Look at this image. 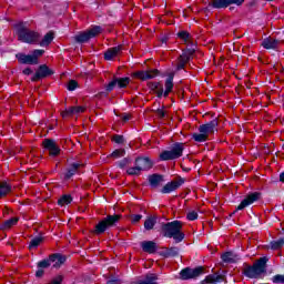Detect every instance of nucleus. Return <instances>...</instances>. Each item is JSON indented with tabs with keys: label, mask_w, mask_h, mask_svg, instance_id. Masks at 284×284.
Listing matches in <instances>:
<instances>
[{
	"label": "nucleus",
	"mask_w": 284,
	"mask_h": 284,
	"mask_svg": "<svg viewBox=\"0 0 284 284\" xmlns=\"http://www.w3.org/2000/svg\"><path fill=\"white\" fill-rule=\"evenodd\" d=\"M178 38L185 43V45H189L190 48L186 50H183L182 54L178 59L176 70H183L185 68V64L192 59V55L196 52V44H194V40L192 39V34L187 31H180L178 33Z\"/></svg>",
	"instance_id": "obj_1"
},
{
	"label": "nucleus",
	"mask_w": 284,
	"mask_h": 284,
	"mask_svg": "<svg viewBox=\"0 0 284 284\" xmlns=\"http://www.w3.org/2000/svg\"><path fill=\"white\" fill-rule=\"evenodd\" d=\"M183 223L181 221H173L162 224L163 236L173 239L175 243H181L185 239V233L182 232Z\"/></svg>",
	"instance_id": "obj_2"
},
{
	"label": "nucleus",
	"mask_w": 284,
	"mask_h": 284,
	"mask_svg": "<svg viewBox=\"0 0 284 284\" xmlns=\"http://www.w3.org/2000/svg\"><path fill=\"white\" fill-rule=\"evenodd\" d=\"M267 256L258 258L253 265H246L243 270L246 278H261L267 272Z\"/></svg>",
	"instance_id": "obj_3"
},
{
	"label": "nucleus",
	"mask_w": 284,
	"mask_h": 284,
	"mask_svg": "<svg viewBox=\"0 0 284 284\" xmlns=\"http://www.w3.org/2000/svg\"><path fill=\"white\" fill-rule=\"evenodd\" d=\"M219 131V120L214 119L206 124H202L199 126L200 133H193L192 138L197 143H205L209 136L214 134V132Z\"/></svg>",
	"instance_id": "obj_4"
},
{
	"label": "nucleus",
	"mask_w": 284,
	"mask_h": 284,
	"mask_svg": "<svg viewBox=\"0 0 284 284\" xmlns=\"http://www.w3.org/2000/svg\"><path fill=\"white\" fill-rule=\"evenodd\" d=\"M120 220L121 215L119 214L108 215L95 225L93 234H97V236L105 234L110 227H115Z\"/></svg>",
	"instance_id": "obj_5"
},
{
	"label": "nucleus",
	"mask_w": 284,
	"mask_h": 284,
	"mask_svg": "<svg viewBox=\"0 0 284 284\" xmlns=\"http://www.w3.org/2000/svg\"><path fill=\"white\" fill-rule=\"evenodd\" d=\"M17 34L19 41H22V43H37L39 41V33L27 29L23 23L17 26Z\"/></svg>",
	"instance_id": "obj_6"
},
{
	"label": "nucleus",
	"mask_w": 284,
	"mask_h": 284,
	"mask_svg": "<svg viewBox=\"0 0 284 284\" xmlns=\"http://www.w3.org/2000/svg\"><path fill=\"white\" fill-rule=\"evenodd\" d=\"M183 150L185 145L183 143H175L170 151H163L160 154L161 161H174V159H181L183 156Z\"/></svg>",
	"instance_id": "obj_7"
},
{
	"label": "nucleus",
	"mask_w": 284,
	"mask_h": 284,
	"mask_svg": "<svg viewBox=\"0 0 284 284\" xmlns=\"http://www.w3.org/2000/svg\"><path fill=\"white\" fill-rule=\"evenodd\" d=\"M101 33V27H93L89 31H84L75 36L77 43H88L90 39H94L97 34Z\"/></svg>",
	"instance_id": "obj_8"
},
{
	"label": "nucleus",
	"mask_w": 284,
	"mask_h": 284,
	"mask_svg": "<svg viewBox=\"0 0 284 284\" xmlns=\"http://www.w3.org/2000/svg\"><path fill=\"white\" fill-rule=\"evenodd\" d=\"M203 274V267L199 266L195 268L186 267L180 273L182 281H190V278H199Z\"/></svg>",
	"instance_id": "obj_9"
},
{
	"label": "nucleus",
	"mask_w": 284,
	"mask_h": 284,
	"mask_svg": "<svg viewBox=\"0 0 284 284\" xmlns=\"http://www.w3.org/2000/svg\"><path fill=\"white\" fill-rule=\"evenodd\" d=\"M128 88L130 85V78H114L109 84H106V92H112L115 88Z\"/></svg>",
	"instance_id": "obj_10"
},
{
	"label": "nucleus",
	"mask_w": 284,
	"mask_h": 284,
	"mask_svg": "<svg viewBox=\"0 0 284 284\" xmlns=\"http://www.w3.org/2000/svg\"><path fill=\"white\" fill-rule=\"evenodd\" d=\"M183 183H185L183 178H179L176 180H173V181L166 183L163 186V189L161 190V193L162 194H170L172 192H175V190H179L181 187V185H183Z\"/></svg>",
	"instance_id": "obj_11"
},
{
	"label": "nucleus",
	"mask_w": 284,
	"mask_h": 284,
	"mask_svg": "<svg viewBox=\"0 0 284 284\" xmlns=\"http://www.w3.org/2000/svg\"><path fill=\"white\" fill-rule=\"evenodd\" d=\"M244 0H212L209 6L215 9L227 8L229 6H243Z\"/></svg>",
	"instance_id": "obj_12"
},
{
	"label": "nucleus",
	"mask_w": 284,
	"mask_h": 284,
	"mask_svg": "<svg viewBox=\"0 0 284 284\" xmlns=\"http://www.w3.org/2000/svg\"><path fill=\"white\" fill-rule=\"evenodd\" d=\"M44 150L49 151L50 156H59L61 149L54 140L45 139L43 141Z\"/></svg>",
	"instance_id": "obj_13"
},
{
	"label": "nucleus",
	"mask_w": 284,
	"mask_h": 284,
	"mask_svg": "<svg viewBox=\"0 0 284 284\" xmlns=\"http://www.w3.org/2000/svg\"><path fill=\"white\" fill-rule=\"evenodd\" d=\"M261 199V193L254 192L246 195V197L237 206V210H245V207H248V205H252V203H256Z\"/></svg>",
	"instance_id": "obj_14"
},
{
	"label": "nucleus",
	"mask_w": 284,
	"mask_h": 284,
	"mask_svg": "<svg viewBox=\"0 0 284 284\" xmlns=\"http://www.w3.org/2000/svg\"><path fill=\"white\" fill-rule=\"evenodd\" d=\"M52 74H54V71L48 68V65L42 64L33 75L32 81H39V79H45V77H52Z\"/></svg>",
	"instance_id": "obj_15"
},
{
	"label": "nucleus",
	"mask_w": 284,
	"mask_h": 284,
	"mask_svg": "<svg viewBox=\"0 0 284 284\" xmlns=\"http://www.w3.org/2000/svg\"><path fill=\"white\" fill-rule=\"evenodd\" d=\"M134 165L138 166L140 172H148V170H152V160L149 158H138Z\"/></svg>",
	"instance_id": "obj_16"
},
{
	"label": "nucleus",
	"mask_w": 284,
	"mask_h": 284,
	"mask_svg": "<svg viewBox=\"0 0 284 284\" xmlns=\"http://www.w3.org/2000/svg\"><path fill=\"white\" fill-rule=\"evenodd\" d=\"M16 57L20 63L27 65H37L39 63V61H37V58H34L32 54L18 53Z\"/></svg>",
	"instance_id": "obj_17"
},
{
	"label": "nucleus",
	"mask_w": 284,
	"mask_h": 284,
	"mask_svg": "<svg viewBox=\"0 0 284 284\" xmlns=\"http://www.w3.org/2000/svg\"><path fill=\"white\" fill-rule=\"evenodd\" d=\"M82 112H85V108L83 106H71L64 111L61 112L62 119H65L67 116H74V114H82Z\"/></svg>",
	"instance_id": "obj_18"
},
{
	"label": "nucleus",
	"mask_w": 284,
	"mask_h": 284,
	"mask_svg": "<svg viewBox=\"0 0 284 284\" xmlns=\"http://www.w3.org/2000/svg\"><path fill=\"white\" fill-rule=\"evenodd\" d=\"M121 50H123V47L121 45L108 49L106 52L104 53L105 61H112V59H114L115 57H119V54L121 53Z\"/></svg>",
	"instance_id": "obj_19"
},
{
	"label": "nucleus",
	"mask_w": 284,
	"mask_h": 284,
	"mask_svg": "<svg viewBox=\"0 0 284 284\" xmlns=\"http://www.w3.org/2000/svg\"><path fill=\"white\" fill-rule=\"evenodd\" d=\"M159 74V71H138L134 73V77L141 79L142 81H148V79H154Z\"/></svg>",
	"instance_id": "obj_20"
},
{
	"label": "nucleus",
	"mask_w": 284,
	"mask_h": 284,
	"mask_svg": "<svg viewBox=\"0 0 284 284\" xmlns=\"http://www.w3.org/2000/svg\"><path fill=\"white\" fill-rule=\"evenodd\" d=\"M83 164L81 163H72L70 164V166L67 169V172L64 174V179L68 181L69 179H72V176H74V174H77V172H79V169L82 168Z\"/></svg>",
	"instance_id": "obj_21"
},
{
	"label": "nucleus",
	"mask_w": 284,
	"mask_h": 284,
	"mask_svg": "<svg viewBox=\"0 0 284 284\" xmlns=\"http://www.w3.org/2000/svg\"><path fill=\"white\" fill-rule=\"evenodd\" d=\"M50 261L53 263V267L59 268L63 265V263H65V256L55 253L50 255Z\"/></svg>",
	"instance_id": "obj_22"
},
{
	"label": "nucleus",
	"mask_w": 284,
	"mask_h": 284,
	"mask_svg": "<svg viewBox=\"0 0 284 284\" xmlns=\"http://www.w3.org/2000/svg\"><path fill=\"white\" fill-rule=\"evenodd\" d=\"M159 277H156V274L149 273L145 275L144 278L138 280L136 282H133L132 284H159L156 283Z\"/></svg>",
	"instance_id": "obj_23"
},
{
	"label": "nucleus",
	"mask_w": 284,
	"mask_h": 284,
	"mask_svg": "<svg viewBox=\"0 0 284 284\" xmlns=\"http://www.w3.org/2000/svg\"><path fill=\"white\" fill-rule=\"evenodd\" d=\"M141 247L143 252H146L148 254H154V252H156V243L153 241L142 242Z\"/></svg>",
	"instance_id": "obj_24"
},
{
	"label": "nucleus",
	"mask_w": 284,
	"mask_h": 284,
	"mask_svg": "<svg viewBox=\"0 0 284 284\" xmlns=\"http://www.w3.org/2000/svg\"><path fill=\"white\" fill-rule=\"evenodd\" d=\"M221 258L223 263H236L237 261H241V257L233 252H226L222 254Z\"/></svg>",
	"instance_id": "obj_25"
},
{
	"label": "nucleus",
	"mask_w": 284,
	"mask_h": 284,
	"mask_svg": "<svg viewBox=\"0 0 284 284\" xmlns=\"http://www.w3.org/2000/svg\"><path fill=\"white\" fill-rule=\"evenodd\" d=\"M262 45L265 50H276L278 48V40L266 38L262 41Z\"/></svg>",
	"instance_id": "obj_26"
},
{
	"label": "nucleus",
	"mask_w": 284,
	"mask_h": 284,
	"mask_svg": "<svg viewBox=\"0 0 284 284\" xmlns=\"http://www.w3.org/2000/svg\"><path fill=\"white\" fill-rule=\"evenodd\" d=\"M173 88H174V74H170L165 80L164 97H168L170 92H172Z\"/></svg>",
	"instance_id": "obj_27"
},
{
	"label": "nucleus",
	"mask_w": 284,
	"mask_h": 284,
	"mask_svg": "<svg viewBox=\"0 0 284 284\" xmlns=\"http://www.w3.org/2000/svg\"><path fill=\"white\" fill-rule=\"evenodd\" d=\"M221 281H225V275L211 274L205 277L203 283H221Z\"/></svg>",
	"instance_id": "obj_28"
},
{
	"label": "nucleus",
	"mask_w": 284,
	"mask_h": 284,
	"mask_svg": "<svg viewBox=\"0 0 284 284\" xmlns=\"http://www.w3.org/2000/svg\"><path fill=\"white\" fill-rule=\"evenodd\" d=\"M162 256H165V258L179 256V247L172 246V247L165 248L164 251H162Z\"/></svg>",
	"instance_id": "obj_29"
},
{
	"label": "nucleus",
	"mask_w": 284,
	"mask_h": 284,
	"mask_svg": "<svg viewBox=\"0 0 284 284\" xmlns=\"http://www.w3.org/2000/svg\"><path fill=\"white\" fill-rule=\"evenodd\" d=\"M149 183L151 187H156L158 185H161L163 183V175L153 174L149 178Z\"/></svg>",
	"instance_id": "obj_30"
},
{
	"label": "nucleus",
	"mask_w": 284,
	"mask_h": 284,
	"mask_svg": "<svg viewBox=\"0 0 284 284\" xmlns=\"http://www.w3.org/2000/svg\"><path fill=\"white\" fill-rule=\"evenodd\" d=\"M54 40V33L52 31L48 32L42 41L40 42L41 48H45V45H50Z\"/></svg>",
	"instance_id": "obj_31"
},
{
	"label": "nucleus",
	"mask_w": 284,
	"mask_h": 284,
	"mask_svg": "<svg viewBox=\"0 0 284 284\" xmlns=\"http://www.w3.org/2000/svg\"><path fill=\"white\" fill-rule=\"evenodd\" d=\"M12 190V186L8 184L7 182H0V199H3L10 191Z\"/></svg>",
	"instance_id": "obj_32"
},
{
	"label": "nucleus",
	"mask_w": 284,
	"mask_h": 284,
	"mask_svg": "<svg viewBox=\"0 0 284 284\" xmlns=\"http://www.w3.org/2000/svg\"><path fill=\"white\" fill-rule=\"evenodd\" d=\"M17 223H19V219L18 217H12L10 220H7L2 225V230H10V227H12L13 225H17Z\"/></svg>",
	"instance_id": "obj_33"
},
{
	"label": "nucleus",
	"mask_w": 284,
	"mask_h": 284,
	"mask_svg": "<svg viewBox=\"0 0 284 284\" xmlns=\"http://www.w3.org/2000/svg\"><path fill=\"white\" fill-rule=\"evenodd\" d=\"M154 225H156V217L154 216H149L144 222L145 230H153Z\"/></svg>",
	"instance_id": "obj_34"
},
{
	"label": "nucleus",
	"mask_w": 284,
	"mask_h": 284,
	"mask_svg": "<svg viewBox=\"0 0 284 284\" xmlns=\"http://www.w3.org/2000/svg\"><path fill=\"white\" fill-rule=\"evenodd\" d=\"M41 243H43V237L41 236H37L33 237L30 243H29V250H34L37 248L38 245H41Z\"/></svg>",
	"instance_id": "obj_35"
},
{
	"label": "nucleus",
	"mask_w": 284,
	"mask_h": 284,
	"mask_svg": "<svg viewBox=\"0 0 284 284\" xmlns=\"http://www.w3.org/2000/svg\"><path fill=\"white\" fill-rule=\"evenodd\" d=\"M283 245H284V239L283 237L277 240V241H272L270 243L271 250H281V247H283Z\"/></svg>",
	"instance_id": "obj_36"
},
{
	"label": "nucleus",
	"mask_w": 284,
	"mask_h": 284,
	"mask_svg": "<svg viewBox=\"0 0 284 284\" xmlns=\"http://www.w3.org/2000/svg\"><path fill=\"white\" fill-rule=\"evenodd\" d=\"M132 163V160L130 158H124L118 162H115V165L120 168V170H123V168H126V165H130Z\"/></svg>",
	"instance_id": "obj_37"
},
{
	"label": "nucleus",
	"mask_w": 284,
	"mask_h": 284,
	"mask_svg": "<svg viewBox=\"0 0 284 284\" xmlns=\"http://www.w3.org/2000/svg\"><path fill=\"white\" fill-rule=\"evenodd\" d=\"M126 174H129V176H139V174H141V170L136 164H134V166L126 170Z\"/></svg>",
	"instance_id": "obj_38"
},
{
	"label": "nucleus",
	"mask_w": 284,
	"mask_h": 284,
	"mask_svg": "<svg viewBox=\"0 0 284 284\" xmlns=\"http://www.w3.org/2000/svg\"><path fill=\"white\" fill-rule=\"evenodd\" d=\"M125 156V149H118L111 153V159H123Z\"/></svg>",
	"instance_id": "obj_39"
},
{
	"label": "nucleus",
	"mask_w": 284,
	"mask_h": 284,
	"mask_svg": "<svg viewBox=\"0 0 284 284\" xmlns=\"http://www.w3.org/2000/svg\"><path fill=\"white\" fill-rule=\"evenodd\" d=\"M59 205H70L72 203V196L70 195H63L58 201Z\"/></svg>",
	"instance_id": "obj_40"
},
{
	"label": "nucleus",
	"mask_w": 284,
	"mask_h": 284,
	"mask_svg": "<svg viewBox=\"0 0 284 284\" xmlns=\"http://www.w3.org/2000/svg\"><path fill=\"white\" fill-rule=\"evenodd\" d=\"M50 265H52V262H51V260H50V256H49V258L42 260V261H40V262L38 263V267L41 268V270H45V268L50 267Z\"/></svg>",
	"instance_id": "obj_41"
},
{
	"label": "nucleus",
	"mask_w": 284,
	"mask_h": 284,
	"mask_svg": "<svg viewBox=\"0 0 284 284\" xmlns=\"http://www.w3.org/2000/svg\"><path fill=\"white\" fill-rule=\"evenodd\" d=\"M78 87H79V83L77 82V80H70L67 85L70 92H74V90H77Z\"/></svg>",
	"instance_id": "obj_42"
},
{
	"label": "nucleus",
	"mask_w": 284,
	"mask_h": 284,
	"mask_svg": "<svg viewBox=\"0 0 284 284\" xmlns=\"http://www.w3.org/2000/svg\"><path fill=\"white\" fill-rule=\"evenodd\" d=\"M186 219L189 221H196L199 219V213H196L195 211H190L186 215Z\"/></svg>",
	"instance_id": "obj_43"
},
{
	"label": "nucleus",
	"mask_w": 284,
	"mask_h": 284,
	"mask_svg": "<svg viewBox=\"0 0 284 284\" xmlns=\"http://www.w3.org/2000/svg\"><path fill=\"white\" fill-rule=\"evenodd\" d=\"M272 281H273V283H275V284L284 283V274H283V275H281V274L274 275V276L272 277Z\"/></svg>",
	"instance_id": "obj_44"
},
{
	"label": "nucleus",
	"mask_w": 284,
	"mask_h": 284,
	"mask_svg": "<svg viewBox=\"0 0 284 284\" xmlns=\"http://www.w3.org/2000/svg\"><path fill=\"white\" fill-rule=\"evenodd\" d=\"M130 219H131V223H133V225H135V223H139V221H141V219H143V215L133 214V215H130Z\"/></svg>",
	"instance_id": "obj_45"
},
{
	"label": "nucleus",
	"mask_w": 284,
	"mask_h": 284,
	"mask_svg": "<svg viewBox=\"0 0 284 284\" xmlns=\"http://www.w3.org/2000/svg\"><path fill=\"white\" fill-rule=\"evenodd\" d=\"M43 52H45V51L41 50V49H37L33 51V53L31 55L34 57L36 61H39V57H42Z\"/></svg>",
	"instance_id": "obj_46"
},
{
	"label": "nucleus",
	"mask_w": 284,
	"mask_h": 284,
	"mask_svg": "<svg viewBox=\"0 0 284 284\" xmlns=\"http://www.w3.org/2000/svg\"><path fill=\"white\" fill-rule=\"evenodd\" d=\"M113 141L115 143H123V141H124L123 135H114Z\"/></svg>",
	"instance_id": "obj_47"
},
{
	"label": "nucleus",
	"mask_w": 284,
	"mask_h": 284,
	"mask_svg": "<svg viewBox=\"0 0 284 284\" xmlns=\"http://www.w3.org/2000/svg\"><path fill=\"white\" fill-rule=\"evenodd\" d=\"M152 88H153V90L159 91V90H161V88H163V84L155 82L152 84Z\"/></svg>",
	"instance_id": "obj_48"
},
{
	"label": "nucleus",
	"mask_w": 284,
	"mask_h": 284,
	"mask_svg": "<svg viewBox=\"0 0 284 284\" xmlns=\"http://www.w3.org/2000/svg\"><path fill=\"white\" fill-rule=\"evenodd\" d=\"M43 274H44L43 268H39V270L36 272V276H37L38 278H41V276H43Z\"/></svg>",
	"instance_id": "obj_49"
},
{
	"label": "nucleus",
	"mask_w": 284,
	"mask_h": 284,
	"mask_svg": "<svg viewBox=\"0 0 284 284\" xmlns=\"http://www.w3.org/2000/svg\"><path fill=\"white\" fill-rule=\"evenodd\" d=\"M156 95L161 99V97H165V92H163V88L156 91Z\"/></svg>",
	"instance_id": "obj_50"
},
{
	"label": "nucleus",
	"mask_w": 284,
	"mask_h": 284,
	"mask_svg": "<svg viewBox=\"0 0 284 284\" xmlns=\"http://www.w3.org/2000/svg\"><path fill=\"white\" fill-rule=\"evenodd\" d=\"M158 116H160V119H164V116H165V111L159 109V110H158Z\"/></svg>",
	"instance_id": "obj_51"
},
{
	"label": "nucleus",
	"mask_w": 284,
	"mask_h": 284,
	"mask_svg": "<svg viewBox=\"0 0 284 284\" xmlns=\"http://www.w3.org/2000/svg\"><path fill=\"white\" fill-rule=\"evenodd\" d=\"M115 283H119V278L116 277H112L108 281V284H115Z\"/></svg>",
	"instance_id": "obj_52"
},
{
	"label": "nucleus",
	"mask_w": 284,
	"mask_h": 284,
	"mask_svg": "<svg viewBox=\"0 0 284 284\" xmlns=\"http://www.w3.org/2000/svg\"><path fill=\"white\" fill-rule=\"evenodd\" d=\"M23 74H27V75L32 74V69H30V68L24 69Z\"/></svg>",
	"instance_id": "obj_53"
},
{
	"label": "nucleus",
	"mask_w": 284,
	"mask_h": 284,
	"mask_svg": "<svg viewBox=\"0 0 284 284\" xmlns=\"http://www.w3.org/2000/svg\"><path fill=\"white\" fill-rule=\"evenodd\" d=\"M122 120H123V121H130V115H129V114L123 115V116H122Z\"/></svg>",
	"instance_id": "obj_54"
},
{
	"label": "nucleus",
	"mask_w": 284,
	"mask_h": 284,
	"mask_svg": "<svg viewBox=\"0 0 284 284\" xmlns=\"http://www.w3.org/2000/svg\"><path fill=\"white\" fill-rule=\"evenodd\" d=\"M280 181L284 183V172L280 174Z\"/></svg>",
	"instance_id": "obj_55"
},
{
	"label": "nucleus",
	"mask_w": 284,
	"mask_h": 284,
	"mask_svg": "<svg viewBox=\"0 0 284 284\" xmlns=\"http://www.w3.org/2000/svg\"><path fill=\"white\" fill-rule=\"evenodd\" d=\"M161 41H162V43H168V37H163V38L161 39Z\"/></svg>",
	"instance_id": "obj_56"
},
{
	"label": "nucleus",
	"mask_w": 284,
	"mask_h": 284,
	"mask_svg": "<svg viewBox=\"0 0 284 284\" xmlns=\"http://www.w3.org/2000/svg\"><path fill=\"white\" fill-rule=\"evenodd\" d=\"M267 1H272V0H267Z\"/></svg>",
	"instance_id": "obj_57"
}]
</instances>
